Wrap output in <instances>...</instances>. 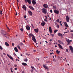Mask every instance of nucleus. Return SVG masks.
<instances>
[{
    "label": "nucleus",
    "instance_id": "4",
    "mask_svg": "<svg viewBox=\"0 0 73 73\" xmlns=\"http://www.w3.org/2000/svg\"><path fill=\"white\" fill-rule=\"evenodd\" d=\"M54 12L55 13H56V14H58L59 13V11L57 10H54Z\"/></svg>",
    "mask_w": 73,
    "mask_h": 73
},
{
    "label": "nucleus",
    "instance_id": "58",
    "mask_svg": "<svg viewBox=\"0 0 73 73\" xmlns=\"http://www.w3.org/2000/svg\"><path fill=\"white\" fill-rule=\"evenodd\" d=\"M16 16H17V12H16Z\"/></svg>",
    "mask_w": 73,
    "mask_h": 73
},
{
    "label": "nucleus",
    "instance_id": "11",
    "mask_svg": "<svg viewBox=\"0 0 73 73\" xmlns=\"http://www.w3.org/2000/svg\"><path fill=\"white\" fill-rule=\"evenodd\" d=\"M26 29L28 31H29V30H30V27H29V26H26Z\"/></svg>",
    "mask_w": 73,
    "mask_h": 73
},
{
    "label": "nucleus",
    "instance_id": "47",
    "mask_svg": "<svg viewBox=\"0 0 73 73\" xmlns=\"http://www.w3.org/2000/svg\"><path fill=\"white\" fill-rule=\"evenodd\" d=\"M27 56H29V55H30V54H27Z\"/></svg>",
    "mask_w": 73,
    "mask_h": 73
},
{
    "label": "nucleus",
    "instance_id": "52",
    "mask_svg": "<svg viewBox=\"0 0 73 73\" xmlns=\"http://www.w3.org/2000/svg\"><path fill=\"white\" fill-rule=\"evenodd\" d=\"M26 17H27V16H26V15L24 16V18L25 19V18H26Z\"/></svg>",
    "mask_w": 73,
    "mask_h": 73
},
{
    "label": "nucleus",
    "instance_id": "8",
    "mask_svg": "<svg viewBox=\"0 0 73 73\" xmlns=\"http://www.w3.org/2000/svg\"><path fill=\"white\" fill-rule=\"evenodd\" d=\"M49 30L50 33H52V28H51V27H49Z\"/></svg>",
    "mask_w": 73,
    "mask_h": 73
},
{
    "label": "nucleus",
    "instance_id": "23",
    "mask_svg": "<svg viewBox=\"0 0 73 73\" xmlns=\"http://www.w3.org/2000/svg\"><path fill=\"white\" fill-rule=\"evenodd\" d=\"M27 1L29 3V4H31V0H27Z\"/></svg>",
    "mask_w": 73,
    "mask_h": 73
},
{
    "label": "nucleus",
    "instance_id": "22",
    "mask_svg": "<svg viewBox=\"0 0 73 73\" xmlns=\"http://www.w3.org/2000/svg\"><path fill=\"white\" fill-rule=\"evenodd\" d=\"M22 65H24V66H26L27 65V64H26V63H22Z\"/></svg>",
    "mask_w": 73,
    "mask_h": 73
},
{
    "label": "nucleus",
    "instance_id": "14",
    "mask_svg": "<svg viewBox=\"0 0 73 73\" xmlns=\"http://www.w3.org/2000/svg\"><path fill=\"white\" fill-rule=\"evenodd\" d=\"M43 22L41 23V25L42 26H44V25H45V22L44 21Z\"/></svg>",
    "mask_w": 73,
    "mask_h": 73
},
{
    "label": "nucleus",
    "instance_id": "64",
    "mask_svg": "<svg viewBox=\"0 0 73 73\" xmlns=\"http://www.w3.org/2000/svg\"><path fill=\"white\" fill-rule=\"evenodd\" d=\"M22 73H24V71H23L22 72Z\"/></svg>",
    "mask_w": 73,
    "mask_h": 73
},
{
    "label": "nucleus",
    "instance_id": "27",
    "mask_svg": "<svg viewBox=\"0 0 73 73\" xmlns=\"http://www.w3.org/2000/svg\"><path fill=\"white\" fill-rule=\"evenodd\" d=\"M45 69H47V70H48L49 68L46 66L44 67Z\"/></svg>",
    "mask_w": 73,
    "mask_h": 73
},
{
    "label": "nucleus",
    "instance_id": "46",
    "mask_svg": "<svg viewBox=\"0 0 73 73\" xmlns=\"http://www.w3.org/2000/svg\"><path fill=\"white\" fill-rule=\"evenodd\" d=\"M21 44V45H23V43H20V44H19V45H20V44Z\"/></svg>",
    "mask_w": 73,
    "mask_h": 73
},
{
    "label": "nucleus",
    "instance_id": "28",
    "mask_svg": "<svg viewBox=\"0 0 73 73\" xmlns=\"http://www.w3.org/2000/svg\"><path fill=\"white\" fill-rule=\"evenodd\" d=\"M20 31H21V32H23V31H24V29L22 28H21L20 29Z\"/></svg>",
    "mask_w": 73,
    "mask_h": 73
},
{
    "label": "nucleus",
    "instance_id": "16",
    "mask_svg": "<svg viewBox=\"0 0 73 73\" xmlns=\"http://www.w3.org/2000/svg\"><path fill=\"white\" fill-rule=\"evenodd\" d=\"M34 31H35L36 33H38V29H35Z\"/></svg>",
    "mask_w": 73,
    "mask_h": 73
},
{
    "label": "nucleus",
    "instance_id": "63",
    "mask_svg": "<svg viewBox=\"0 0 73 73\" xmlns=\"http://www.w3.org/2000/svg\"><path fill=\"white\" fill-rule=\"evenodd\" d=\"M69 44H70V43H68L67 44V45H69Z\"/></svg>",
    "mask_w": 73,
    "mask_h": 73
},
{
    "label": "nucleus",
    "instance_id": "59",
    "mask_svg": "<svg viewBox=\"0 0 73 73\" xmlns=\"http://www.w3.org/2000/svg\"><path fill=\"white\" fill-rule=\"evenodd\" d=\"M15 70H17V68H15Z\"/></svg>",
    "mask_w": 73,
    "mask_h": 73
},
{
    "label": "nucleus",
    "instance_id": "26",
    "mask_svg": "<svg viewBox=\"0 0 73 73\" xmlns=\"http://www.w3.org/2000/svg\"><path fill=\"white\" fill-rule=\"evenodd\" d=\"M9 58H10V59H11V60H12L13 61V58H12V57L10 56V57H9Z\"/></svg>",
    "mask_w": 73,
    "mask_h": 73
},
{
    "label": "nucleus",
    "instance_id": "36",
    "mask_svg": "<svg viewBox=\"0 0 73 73\" xmlns=\"http://www.w3.org/2000/svg\"><path fill=\"white\" fill-rule=\"evenodd\" d=\"M48 19L47 18H46L45 19H44V21H46L47 22V21H48L46 20V19Z\"/></svg>",
    "mask_w": 73,
    "mask_h": 73
},
{
    "label": "nucleus",
    "instance_id": "56",
    "mask_svg": "<svg viewBox=\"0 0 73 73\" xmlns=\"http://www.w3.org/2000/svg\"><path fill=\"white\" fill-rule=\"evenodd\" d=\"M64 33H68V32H64Z\"/></svg>",
    "mask_w": 73,
    "mask_h": 73
},
{
    "label": "nucleus",
    "instance_id": "53",
    "mask_svg": "<svg viewBox=\"0 0 73 73\" xmlns=\"http://www.w3.org/2000/svg\"><path fill=\"white\" fill-rule=\"evenodd\" d=\"M14 56H16V54H15V53H14Z\"/></svg>",
    "mask_w": 73,
    "mask_h": 73
},
{
    "label": "nucleus",
    "instance_id": "48",
    "mask_svg": "<svg viewBox=\"0 0 73 73\" xmlns=\"http://www.w3.org/2000/svg\"><path fill=\"white\" fill-rule=\"evenodd\" d=\"M25 3H27V0H25Z\"/></svg>",
    "mask_w": 73,
    "mask_h": 73
},
{
    "label": "nucleus",
    "instance_id": "55",
    "mask_svg": "<svg viewBox=\"0 0 73 73\" xmlns=\"http://www.w3.org/2000/svg\"><path fill=\"white\" fill-rule=\"evenodd\" d=\"M35 46H36V48H37V47H38V46H37V45H35Z\"/></svg>",
    "mask_w": 73,
    "mask_h": 73
},
{
    "label": "nucleus",
    "instance_id": "62",
    "mask_svg": "<svg viewBox=\"0 0 73 73\" xmlns=\"http://www.w3.org/2000/svg\"><path fill=\"white\" fill-rule=\"evenodd\" d=\"M15 66L16 67V66H17V65L15 64Z\"/></svg>",
    "mask_w": 73,
    "mask_h": 73
},
{
    "label": "nucleus",
    "instance_id": "12",
    "mask_svg": "<svg viewBox=\"0 0 73 73\" xmlns=\"http://www.w3.org/2000/svg\"><path fill=\"white\" fill-rule=\"evenodd\" d=\"M58 45L59 48H60V49H63V48H62V46H61V44H58Z\"/></svg>",
    "mask_w": 73,
    "mask_h": 73
},
{
    "label": "nucleus",
    "instance_id": "57",
    "mask_svg": "<svg viewBox=\"0 0 73 73\" xmlns=\"http://www.w3.org/2000/svg\"><path fill=\"white\" fill-rule=\"evenodd\" d=\"M53 54V52L51 53H50V54Z\"/></svg>",
    "mask_w": 73,
    "mask_h": 73
},
{
    "label": "nucleus",
    "instance_id": "5",
    "mask_svg": "<svg viewBox=\"0 0 73 73\" xmlns=\"http://www.w3.org/2000/svg\"><path fill=\"white\" fill-rule=\"evenodd\" d=\"M66 20L67 22H69V17L68 15L66 16Z\"/></svg>",
    "mask_w": 73,
    "mask_h": 73
},
{
    "label": "nucleus",
    "instance_id": "1",
    "mask_svg": "<svg viewBox=\"0 0 73 73\" xmlns=\"http://www.w3.org/2000/svg\"><path fill=\"white\" fill-rule=\"evenodd\" d=\"M32 40H33V41L35 43H36V38H35V36L34 35H33V36L32 37Z\"/></svg>",
    "mask_w": 73,
    "mask_h": 73
},
{
    "label": "nucleus",
    "instance_id": "10",
    "mask_svg": "<svg viewBox=\"0 0 73 73\" xmlns=\"http://www.w3.org/2000/svg\"><path fill=\"white\" fill-rule=\"evenodd\" d=\"M32 2L34 5H35V4H36V1L34 0H33L32 1Z\"/></svg>",
    "mask_w": 73,
    "mask_h": 73
},
{
    "label": "nucleus",
    "instance_id": "61",
    "mask_svg": "<svg viewBox=\"0 0 73 73\" xmlns=\"http://www.w3.org/2000/svg\"><path fill=\"white\" fill-rule=\"evenodd\" d=\"M11 73H13V71L12 70H11Z\"/></svg>",
    "mask_w": 73,
    "mask_h": 73
},
{
    "label": "nucleus",
    "instance_id": "39",
    "mask_svg": "<svg viewBox=\"0 0 73 73\" xmlns=\"http://www.w3.org/2000/svg\"><path fill=\"white\" fill-rule=\"evenodd\" d=\"M6 25L7 28L8 29H9V28H8V27L7 26V24H6Z\"/></svg>",
    "mask_w": 73,
    "mask_h": 73
},
{
    "label": "nucleus",
    "instance_id": "54",
    "mask_svg": "<svg viewBox=\"0 0 73 73\" xmlns=\"http://www.w3.org/2000/svg\"><path fill=\"white\" fill-rule=\"evenodd\" d=\"M3 54L4 55H6V54L5 53H3Z\"/></svg>",
    "mask_w": 73,
    "mask_h": 73
},
{
    "label": "nucleus",
    "instance_id": "32",
    "mask_svg": "<svg viewBox=\"0 0 73 73\" xmlns=\"http://www.w3.org/2000/svg\"><path fill=\"white\" fill-rule=\"evenodd\" d=\"M17 47L18 48H19V49H20V50L21 49V48H20V46H19L18 45L17 46Z\"/></svg>",
    "mask_w": 73,
    "mask_h": 73
},
{
    "label": "nucleus",
    "instance_id": "30",
    "mask_svg": "<svg viewBox=\"0 0 73 73\" xmlns=\"http://www.w3.org/2000/svg\"><path fill=\"white\" fill-rule=\"evenodd\" d=\"M53 8L54 9H56L57 8L56 6H53Z\"/></svg>",
    "mask_w": 73,
    "mask_h": 73
},
{
    "label": "nucleus",
    "instance_id": "51",
    "mask_svg": "<svg viewBox=\"0 0 73 73\" xmlns=\"http://www.w3.org/2000/svg\"><path fill=\"white\" fill-rule=\"evenodd\" d=\"M31 68L32 69H34V67H32V66H31Z\"/></svg>",
    "mask_w": 73,
    "mask_h": 73
},
{
    "label": "nucleus",
    "instance_id": "41",
    "mask_svg": "<svg viewBox=\"0 0 73 73\" xmlns=\"http://www.w3.org/2000/svg\"><path fill=\"white\" fill-rule=\"evenodd\" d=\"M31 25H32L33 28H34V27L33 26V24H32Z\"/></svg>",
    "mask_w": 73,
    "mask_h": 73
},
{
    "label": "nucleus",
    "instance_id": "24",
    "mask_svg": "<svg viewBox=\"0 0 73 73\" xmlns=\"http://www.w3.org/2000/svg\"><path fill=\"white\" fill-rule=\"evenodd\" d=\"M58 36H62V34H61V33H59L58 34Z\"/></svg>",
    "mask_w": 73,
    "mask_h": 73
},
{
    "label": "nucleus",
    "instance_id": "42",
    "mask_svg": "<svg viewBox=\"0 0 73 73\" xmlns=\"http://www.w3.org/2000/svg\"><path fill=\"white\" fill-rule=\"evenodd\" d=\"M12 45L13 46H14V45H15L13 43H12Z\"/></svg>",
    "mask_w": 73,
    "mask_h": 73
},
{
    "label": "nucleus",
    "instance_id": "44",
    "mask_svg": "<svg viewBox=\"0 0 73 73\" xmlns=\"http://www.w3.org/2000/svg\"><path fill=\"white\" fill-rule=\"evenodd\" d=\"M3 11H1V13H1V15H2V12Z\"/></svg>",
    "mask_w": 73,
    "mask_h": 73
},
{
    "label": "nucleus",
    "instance_id": "9",
    "mask_svg": "<svg viewBox=\"0 0 73 73\" xmlns=\"http://www.w3.org/2000/svg\"><path fill=\"white\" fill-rule=\"evenodd\" d=\"M1 32L3 34V36H5V37H7V36H5V35H6V34H4V32H4L3 31H1Z\"/></svg>",
    "mask_w": 73,
    "mask_h": 73
},
{
    "label": "nucleus",
    "instance_id": "25",
    "mask_svg": "<svg viewBox=\"0 0 73 73\" xmlns=\"http://www.w3.org/2000/svg\"><path fill=\"white\" fill-rule=\"evenodd\" d=\"M24 61H25L26 62H27V61H28V59H27V58H26L25 59H24Z\"/></svg>",
    "mask_w": 73,
    "mask_h": 73
},
{
    "label": "nucleus",
    "instance_id": "38",
    "mask_svg": "<svg viewBox=\"0 0 73 73\" xmlns=\"http://www.w3.org/2000/svg\"><path fill=\"white\" fill-rule=\"evenodd\" d=\"M7 55L8 56V57H9V58L11 56H9V54H7Z\"/></svg>",
    "mask_w": 73,
    "mask_h": 73
},
{
    "label": "nucleus",
    "instance_id": "29",
    "mask_svg": "<svg viewBox=\"0 0 73 73\" xmlns=\"http://www.w3.org/2000/svg\"><path fill=\"white\" fill-rule=\"evenodd\" d=\"M66 41L67 42H68V43H70V40H69L68 39V40H66Z\"/></svg>",
    "mask_w": 73,
    "mask_h": 73
},
{
    "label": "nucleus",
    "instance_id": "21",
    "mask_svg": "<svg viewBox=\"0 0 73 73\" xmlns=\"http://www.w3.org/2000/svg\"><path fill=\"white\" fill-rule=\"evenodd\" d=\"M58 42H59V43H60V44H64L60 40H58Z\"/></svg>",
    "mask_w": 73,
    "mask_h": 73
},
{
    "label": "nucleus",
    "instance_id": "49",
    "mask_svg": "<svg viewBox=\"0 0 73 73\" xmlns=\"http://www.w3.org/2000/svg\"><path fill=\"white\" fill-rule=\"evenodd\" d=\"M31 73H33V70H31Z\"/></svg>",
    "mask_w": 73,
    "mask_h": 73
},
{
    "label": "nucleus",
    "instance_id": "60",
    "mask_svg": "<svg viewBox=\"0 0 73 73\" xmlns=\"http://www.w3.org/2000/svg\"><path fill=\"white\" fill-rule=\"evenodd\" d=\"M66 52H68V49H66Z\"/></svg>",
    "mask_w": 73,
    "mask_h": 73
},
{
    "label": "nucleus",
    "instance_id": "33",
    "mask_svg": "<svg viewBox=\"0 0 73 73\" xmlns=\"http://www.w3.org/2000/svg\"><path fill=\"white\" fill-rule=\"evenodd\" d=\"M0 49L1 50H3V48H2V47L0 45Z\"/></svg>",
    "mask_w": 73,
    "mask_h": 73
},
{
    "label": "nucleus",
    "instance_id": "17",
    "mask_svg": "<svg viewBox=\"0 0 73 73\" xmlns=\"http://www.w3.org/2000/svg\"><path fill=\"white\" fill-rule=\"evenodd\" d=\"M29 8H30V9H31L32 10H33V11H34V10H35V9H34V8H33L32 7L30 6H29Z\"/></svg>",
    "mask_w": 73,
    "mask_h": 73
},
{
    "label": "nucleus",
    "instance_id": "40",
    "mask_svg": "<svg viewBox=\"0 0 73 73\" xmlns=\"http://www.w3.org/2000/svg\"><path fill=\"white\" fill-rule=\"evenodd\" d=\"M2 62L3 63L4 62V60H2Z\"/></svg>",
    "mask_w": 73,
    "mask_h": 73
},
{
    "label": "nucleus",
    "instance_id": "20",
    "mask_svg": "<svg viewBox=\"0 0 73 73\" xmlns=\"http://www.w3.org/2000/svg\"><path fill=\"white\" fill-rule=\"evenodd\" d=\"M5 45H6V46H9V44H8L7 42H5Z\"/></svg>",
    "mask_w": 73,
    "mask_h": 73
},
{
    "label": "nucleus",
    "instance_id": "45",
    "mask_svg": "<svg viewBox=\"0 0 73 73\" xmlns=\"http://www.w3.org/2000/svg\"><path fill=\"white\" fill-rule=\"evenodd\" d=\"M51 35H52V37H53V36H54V35H53L52 34H51Z\"/></svg>",
    "mask_w": 73,
    "mask_h": 73
},
{
    "label": "nucleus",
    "instance_id": "6",
    "mask_svg": "<svg viewBox=\"0 0 73 73\" xmlns=\"http://www.w3.org/2000/svg\"><path fill=\"white\" fill-rule=\"evenodd\" d=\"M22 8L25 11H27V7H25V5H23L22 7Z\"/></svg>",
    "mask_w": 73,
    "mask_h": 73
},
{
    "label": "nucleus",
    "instance_id": "19",
    "mask_svg": "<svg viewBox=\"0 0 73 73\" xmlns=\"http://www.w3.org/2000/svg\"><path fill=\"white\" fill-rule=\"evenodd\" d=\"M64 25L66 28H68V25L65 22Z\"/></svg>",
    "mask_w": 73,
    "mask_h": 73
},
{
    "label": "nucleus",
    "instance_id": "3",
    "mask_svg": "<svg viewBox=\"0 0 73 73\" xmlns=\"http://www.w3.org/2000/svg\"><path fill=\"white\" fill-rule=\"evenodd\" d=\"M69 47L70 50L71 51L72 53H73V48L71 46H70Z\"/></svg>",
    "mask_w": 73,
    "mask_h": 73
},
{
    "label": "nucleus",
    "instance_id": "13",
    "mask_svg": "<svg viewBox=\"0 0 73 73\" xmlns=\"http://www.w3.org/2000/svg\"><path fill=\"white\" fill-rule=\"evenodd\" d=\"M29 14L31 16H32V13L31 11H28Z\"/></svg>",
    "mask_w": 73,
    "mask_h": 73
},
{
    "label": "nucleus",
    "instance_id": "15",
    "mask_svg": "<svg viewBox=\"0 0 73 73\" xmlns=\"http://www.w3.org/2000/svg\"><path fill=\"white\" fill-rule=\"evenodd\" d=\"M33 35L32 34H29V38H31V36L32 37V36Z\"/></svg>",
    "mask_w": 73,
    "mask_h": 73
},
{
    "label": "nucleus",
    "instance_id": "2",
    "mask_svg": "<svg viewBox=\"0 0 73 73\" xmlns=\"http://www.w3.org/2000/svg\"><path fill=\"white\" fill-rule=\"evenodd\" d=\"M42 12L44 13H46V10L45 9L43 8V9H42Z\"/></svg>",
    "mask_w": 73,
    "mask_h": 73
},
{
    "label": "nucleus",
    "instance_id": "18",
    "mask_svg": "<svg viewBox=\"0 0 73 73\" xmlns=\"http://www.w3.org/2000/svg\"><path fill=\"white\" fill-rule=\"evenodd\" d=\"M14 50H15V52H18V50L17 49V47H15V48H14Z\"/></svg>",
    "mask_w": 73,
    "mask_h": 73
},
{
    "label": "nucleus",
    "instance_id": "50",
    "mask_svg": "<svg viewBox=\"0 0 73 73\" xmlns=\"http://www.w3.org/2000/svg\"><path fill=\"white\" fill-rule=\"evenodd\" d=\"M50 12H51V13H52V10H50Z\"/></svg>",
    "mask_w": 73,
    "mask_h": 73
},
{
    "label": "nucleus",
    "instance_id": "35",
    "mask_svg": "<svg viewBox=\"0 0 73 73\" xmlns=\"http://www.w3.org/2000/svg\"><path fill=\"white\" fill-rule=\"evenodd\" d=\"M43 67H44V68H45V67L46 66L45 65V64H43Z\"/></svg>",
    "mask_w": 73,
    "mask_h": 73
},
{
    "label": "nucleus",
    "instance_id": "34",
    "mask_svg": "<svg viewBox=\"0 0 73 73\" xmlns=\"http://www.w3.org/2000/svg\"><path fill=\"white\" fill-rule=\"evenodd\" d=\"M56 53L57 54H58L59 53V51H58V50H56Z\"/></svg>",
    "mask_w": 73,
    "mask_h": 73
},
{
    "label": "nucleus",
    "instance_id": "37",
    "mask_svg": "<svg viewBox=\"0 0 73 73\" xmlns=\"http://www.w3.org/2000/svg\"><path fill=\"white\" fill-rule=\"evenodd\" d=\"M56 24L58 28H59L60 27H59V25H58L57 24V23H56Z\"/></svg>",
    "mask_w": 73,
    "mask_h": 73
},
{
    "label": "nucleus",
    "instance_id": "7",
    "mask_svg": "<svg viewBox=\"0 0 73 73\" xmlns=\"http://www.w3.org/2000/svg\"><path fill=\"white\" fill-rule=\"evenodd\" d=\"M43 6L45 8H48V5L46 4H44L43 5Z\"/></svg>",
    "mask_w": 73,
    "mask_h": 73
},
{
    "label": "nucleus",
    "instance_id": "43",
    "mask_svg": "<svg viewBox=\"0 0 73 73\" xmlns=\"http://www.w3.org/2000/svg\"><path fill=\"white\" fill-rule=\"evenodd\" d=\"M54 33H56V32H57V30H55L54 31Z\"/></svg>",
    "mask_w": 73,
    "mask_h": 73
},
{
    "label": "nucleus",
    "instance_id": "31",
    "mask_svg": "<svg viewBox=\"0 0 73 73\" xmlns=\"http://www.w3.org/2000/svg\"><path fill=\"white\" fill-rule=\"evenodd\" d=\"M56 21L57 22V23H59V21H60V19H57L56 20Z\"/></svg>",
    "mask_w": 73,
    "mask_h": 73
}]
</instances>
